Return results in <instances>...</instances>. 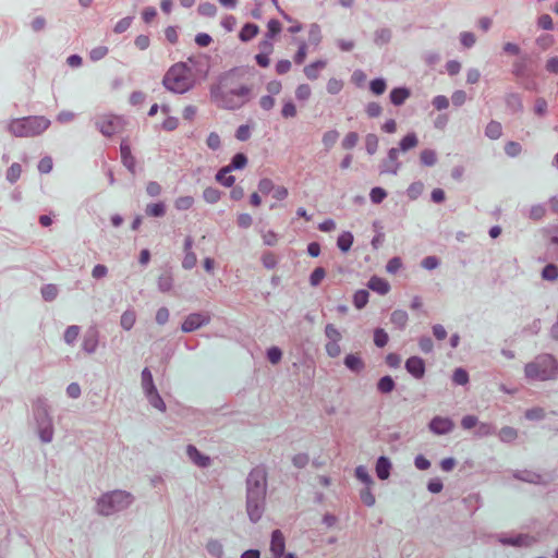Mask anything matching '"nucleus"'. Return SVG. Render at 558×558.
I'll return each mask as SVG.
<instances>
[{"label": "nucleus", "mask_w": 558, "mask_h": 558, "mask_svg": "<svg viewBox=\"0 0 558 558\" xmlns=\"http://www.w3.org/2000/svg\"><path fill=\"white\" fill-rule=\"evenodd\" d=\"M391 323L397 327L402 328L408 323V314L405 311L398 310L391 314Z\"/></svg>", "instance_id": "de8ad7c7"}, {"label": "nucleus", "mask_w": 558, "mask_h": 558, "mask_svg": "<svg viewBox=\"0 0 558 558\" xmlns=\"http://www.w3.org/2000/svg\"><path fill=\"white\" fill-rule=\"evenodd\" d=\"M22 173V167L17 162H13L7 170L5 178L7 180L14 184L21 177Z\"/></svg>", "instance_id": "4c0bfd02"}, {"label": "nucleus", "mask_w": 558, "mask_h": 558, "mask_svg": "<svg viewBox=\"0 0 558 558\" xmlns=\"http://www.w3.org/2000/svg\"><path fill=\"white\" fill-rule=\"evenodd\" d=\"M322 40V33H320V27L318 24L316 23H313L310 25V29H308V43L310 45H313V46H318L319 43Z\"/></svg>", "instance_id": "e433bc0d"}, {"label": "nucleus", "mask_w": 558, "mask_h": 558, "mask_svg": "<svg viewBox=\"0 0 558 558\" xmlns=\"http://www.w3.org/2000/svg\"><path fill=\"white\" fill-rule=\"evenodd\" d=\"M222 194L217 187L208 186L203 192V198L208 204H217L221 199Z\"/></svg>", "instance_id": "cd10ccee"}, {"label": "nucleus", "mask_w": 558, "mask_h": 558, "mask_svg": "<svg viewBox=\"0 0 558 558\" xmlns=\"http://www.w3.org/2000/svg\"><path fill=\"white\" fill-rule=\"evenodd\" d=\"M312 95V89L307 84H301L295 89V97L298 100L305 101Z\"/></svg>", "instance_id": "4d7b16f0"}, {"label": "nucleus", "mask_w": 558, "mask_h": 558, "mask_svg": "<svg viewBox=\"0 0 558 558\" xmlns=\"http://www.w3.org/2000/svg\"><path fill=\"white\" fill-rule=\"evenodd\" d=\"M355 477L363 484V485H373V478L369 475L367 469L364 465H359L355 469Z\"/></svg>", "instance_id": "58836bf2"}, {"label": "nucleus", "mask_w": 558, "mask_h": 558, "mask_svg": "<svg viewBox=\"0 0 558 558\" xmlns=\"http://www.w3.org/2000/svg\"><path fill=\"white\" fill-rule=\"evenodd\" d=\"M281 32V23L278 20L271 19L267 24L266 37L274 38Z\"/></svg>", "instance_id": "6e6d98bb"}, {"label": "nucleus", "mask_w": 558, "mask_h": 558, "mask_svg": "<svg viewBox=\"0 0 558 558\" xmlns=\"http://www.w3.org/2000/svg\"><path fill=\"white\" fill-rule=\"evenodd\" d=\"M485 135L490 140H498L502 135V126L501 123L495 120H492L485 128Z\"/></svg>", "instance_id": "a878e982"}, {"label": "nucleus", "mask_w": 558, "mask_h": 558, "mask_svg": "<svg viewBox=\"0 0 558 558\" xmlns=\"http://www.w3.org/2000/svg\"><path fill=\"white\" fill-rule=\"evenodd\" d=\"M173 272L170 265H165L160 268V275L157 279V288L161 293H169L173 289Z\"/></svg>", "instance_id": "9b49d317"}, {"label": "nucleus", "mask_w": 558, "mask_h": 558, "mask_svg": "<svg viewBox=\"0 0 558 558\" xmlns=\"http://www.w3.org/2000/svg\"><path fill=\"white\" fill-rule=\"evenodd\" d=\"M252 87L240 82V69L233 68L219 76L209 88L210 98L217 107L238 110L252 98Z\"/></svg>", "instance_id": "f257e3e1"}, {"label": "nucleus", "mask_w": 558, "mask_h": 558, "mask_svg": "<svg viewBox=\"0 0 558 558\" xmlns=\"http://www.w3.org/2000/svg\"><path fill=\"white\" fill-rule=\"evenodd\" d=\"M136 322V313L134 310L129 308L121 315L120 325L124 330H131Z\"/></svg>", "instance_id": "bb28decb"}, {"label": "nucleus", "mask_w": 558, "mask_h": 558, "mask_svg": "<svg viewBox=\"0 0 558 558\" xmlns=\"http://www.w3.org/2000/svg\"><path fill=\"white\" fill-rule=\"evenodd\" d=\"M310 462V457L307 453H298L295 456L292 457V464L296 468V469H304Z\"/></svg>", "instance_id": "680f3d73"}, {"label": "nucleus", "mask_w": 558, "mask_h": 558, "mask_svg": "<svg viewBox=\"0 0 558 558\" xmlns=\"http://www.w3.org/2000/svg\"><path fill=\"white\" fill-rule=\"evenodd\" d=\"M40 293L46 302H52L57 299L59 289L56 284L47 283L41 287Z\"/></svg>", "instance_id": "c756f323"}, {"label": "nucleus", "mask_w": 558, "mask_h": 558, "mask_svg": "<svg viewBox=\"0 0 558 558\" xmlns=\"http://www.w3.org/2000/svg\"><path fill=\"white\" fill-rule=\"evenodd\" d=\"M369 293L367 290H357L353 295V304L357 310H362L368 302Z\"/></svg>", "instance_id": "f704fd0d"}, {"label": "nucleus", "mask_w": 558, "mask_h": 558, "mask_svg": "<svg viewBox=\"0 0 558 558\" xmlns=\"http://www.w3.org/2000/svg\"><path fill=\"white\" fill-rule=\"evenodd\" d=\"M247 165V157L244 153H236L231 158L230 163L227 166L231 171L242 170Z\"/></svg>", "instance_id": "7c9ffc66"}, {"label": "nucleus", "mask_w": 558, "mask_h": 558, "mask_svg": "<svg viewBox=\"0 0 558 558\" xmlns=\"http://www.w3.org/2000/svg\"><path fill=\"white\" fill-rule=\"evenodd\" d=\"M162 84L166 89L184 94L193 87L194 81L191 77V69L183 62H178L166 72Z\"/></svg>", "instance_id": "423d86ee"}, {"label": "nucleus", "mask_w": 558, "mask_h": 558, "mask_svg": "<svg viewBox=\"0 0 558 558\" xmlns=\"http://www.w3.org/2000/svg\"><path fill=\"white\" fill-rule=\"evenodd\" d=\"M33 417L35 422L52 420L50 407L45 397H37L33 401Z\"/></svg>", "instance_id": "9d476101"}, {"label": "nucleus", "mask_w": 558, "mask_h": 558, "mask_svg": "<svg viewBox=\"0 0 558 558\" xmlns=\"http://www.w3.org/2000/svg\"><path fill=\"white\" fill-rule=\"evenodd\" d=\"M194 205V198L193 196L186 195V196H180L174 202V207L178 210H189Z\"/></svg>", "instance_id": "37998d69"}, {"label": "nucleus", "mask_w": 558, "mask_h": 558, "mask_svg": "<svg viewBox=\"0 0 558 558\" xmlns=\"http://www.w3.org/2000/svg\"><path fill=\"white\" fill-rule=\"evenodd\" d=\"M325 335L328 338V341H340L341 340V333L335 327L333 324H327L326 325V327H325Z\"/></svg>", "instance_id": "e2e57ef3"}, {"label": "nucleus", "mask_w": 558, "mask_h": 558, "mask_svg": "<svg viewBox=\"0 0 558 558\" xmlns=\"http://www.w3.org/2000/svg\"><path fill=\"white\" fill-rule=\"evenodd\" d=\"M544 280L555 281L558 278V267L554 264H548L542 271Z\"/></svg>", "instance_id": "09e8293b"}, {"label": "nucleus", "mask_w": 558, "mask_h": 558, "mask_svg": "<svg viewBox=\"0 0 558 558\" xmlns=\"http://www.w3.org/2000/svg\"><path fill=\"white\" fill-rule=\"evenodd\" d=\"M505 153L509 157H518L522 153V146L520 143L514 141H509L505 144Z\"/></svg>", "instance_id": "a18cd8bd"}, {"label": "nucleus", "mask_w": 558, "mask_h": 558, "mask_svg": "<svg viewBox=\"0 0 558 558\" xmlns=\"http://www.w3.org/2000/svg\"><path fill=\"white\" fill-rule=\"evenodd\" d=\"M197 12L202 16L213 17L217 13V7L211 2H203L198 5Z\"/></svg>", "instance_id": "c03bdc74"}, {"label": "nucleus", "mask_w": 558, "mask_h": 558, "mask_svg": "<svg viewBox=\"0 0 558 558\" xmlns=\"http://www.w3.org/2000/svg\"><path fill=\"white\" fill-rule=\"evenodd\" d=\"M80 332H81L80 326H77V325L69 326L63 333L64 342L69 345H74Z\"/></svg>", "instance_id": "473e14b6"}, {"label": "nucleus", "mask_w": 558, "mask_h": 558, "mask_svg": "<svg viewBox=\"0 0 558 558\" xmlns=\"http://www.w3.org/2000/svg\"><path fill=\"white\" fill-rule=\"evenodd\" d=\"M142 387H143L144 393L156 389L151 372L149 371L148 367H145L142 371Z\"/></svg>", "instance_id": "c9c22d12"}, {"label": "nucleus", "mask_w": 558, "mask_h": 558, "mask_svg": "<svg viewBox=\"0 0 558 558\" xmlns=\"http://www.w3.org/2000/svg\"><path fill=\"white\" fill-rule=\"evenodd\" d=\"M99 338L100 332L97 326H89L83 337L82 350L87 354L95 353L99 344Z\"/></svg>", "instance_id": "1a4fd4ad"}, {"label": "nucleus", "mask_w": 558, "mask_h": 558, "mask_svg": "<svg viewBox=\"0 0 558 558\" xmlns=\"http://www.w3.org/2000/svg\"><path fill=\"white\" fill-rule=\"evenodd\" d=\"M326 61L317 60L305 65L303 72L308 80L315 81L319 77V72L326 66Z\"/></svg>", "instance_id": "aec40b11"}, {"label": "nucleus", "mask_w": 558, "mask_h": 558, "mask_svg": "<svg viewBox=\"0 0 558 558\" xmlns=\"http://www.w3.org/2000/svg\"><path fill=\"white\" fill-rule=\"evenodd\" d=\"M378 148V137L375 134H367L365 137V149L373 155Z\"/></svg>", "instance_id": "13d9d810"}, {"label": "nucleus", "mask_w": 558, "mask_h": 558, "mask_svg": "<svg viewBox=\"0 0 558 558\" xmlns=\"http://www.w3.org/2000/svg\"><path fill=\"white\" fill-rule=\"evenodd\" d=\"M257 187L259 193L268 195L269 193H272L275 184L270 179L263 178L259 180Z\"/></svg>", "instance_id": "052dcab7"}, {"label": "nucleus", "mask_w": 558, "mask_h": 558, "mask_svg": "<svg viewBox=\"0 0 558 558\" xmlns=\"http://www.w3.org/2000/svg\"><path fill=\"white\" fill-rule=\"evenodd\" d=\"M50 124V120L44 116H28L12 119L7 130L15 137H34L44 133Z\"/></svg>", "instance_id": "20e7f679"}, {"label": "nucleus", "mask_w": 558, "mask_h": 558, "mask_svg": "<svg viewBox=\"0 0 558 558\" xmlns=\"http://www.w3.org/2000/svg\"><path fill=\"white\" fill-rule=\"evenodd\" d=\"M286 549V539L280 530H274L270 539V551L274 558H281Z\"/></svg>", "instance_id": "2eb2a0df"}, {"label": "nucleus", "mask_w": 558, "mask_h": 558, "mask_svg": "<svg viewBox=\"0 0 558 558\" xmlns=\"http://www.w3.org/2000/svg\"><path fill=\"white\" fill-rule=\"evenodd\" d=\"M343 363L348 369L355 374L361 373L365 367L363 360L357 354H348Z\"/></svg>", "instance_id": "412c9836"}, {"label": "nucleus", "mask_w": 558, "mask_h": 558, "mask_svg": "<svg viewBox=\"0 0 558 558\" xmlns=\"http://www.w3.org/2000/svg\"><path fill=\"white\" fill-rule=\"evenodd\" d=\"M420 159L425 166H434L437 160L436 153L432 149H424L421 151Z\"/></svg>", "instance_id": "864d4df0"}, {"label": "nucleus", "mask_w": 558, "mask_h": 558, "mask_svg": "<svg viewBox=\"0 0 558 558\" xmlns=\"http://www.w3.org/2000/svg\"><path fill=\"white\" fill-rule=\"evenodd\" d=\"M121 161L123 166L132 173H136V159L131 151V146L126 140L120 144Z\"/></svg>", "instance_id": "f8f14e48"}, {"label": "nucleus", "mask_w": 558, "mask_h": 558, "mask_svg": "<svg viewBox=\"0 0 558 558\" xmlns=\"http://www.w3.org/2000/svg\"><path fill=\"white\" fill-rule=\"evenodd\" d=\"M262 263L267 269H272L277 266V257L272 252H265L262 255Z\"/></svg>", "instance_id": "69168bd1"}, {"label": "nucleus", "mask_w": 558, "mask_h": 558, "mask_svg": "<svg viewBox=\"0 0 558 558\" xmlns=\"http://www.w3.org/2000/svg\"><path fill=\"white\" fill-rule=\"evenodd\" d=\"M231 170L227 166L220 168L216 173V181L226 187H232L234 185L235 178L234 175L229 174Z\"/></svg>", "instance_id": "4be33fe9"}, {"label": "nucleus", "mask_w": 558, "mask_h": 558, "mask_svg": "<svg viewBox=\"0 0 558 558\" xmlns=\"http://www.w3.org/2000/svg\"><path fill=\"white\" fill-rule=\"evenodd\" d=\"M326 276L324 267H316L310 275V283L312 287H318Z\"/></svg>", "instance_id": "49530a36"}, {"label": "nucleus", "mask_w": 558, "mask_h": 558, "mask_svg": "<svg viewBox=\"0 0 558 558\" xmlns=\"http://www.w3.org/2000/svg\"><path fill=\"white\" fill-rule=\"evenodd\" d=\"M186 454L189 459L199 468H208L211 464V459L203 454L194 445H187Z\"/></svg>", "instance_id": "f3484780"}, {"label": "nucleus", "mask_w": 558, "mask_h": 558, "mask_svg": "<svg viewBox=\"0 0 558 558\" xmlns=\"http://www.w3.org/2000/svg\"><path fill=\"white\" fill-rule=\"evenodd\" d=\"M407 371L415 378H422L425 374V363L421 357L412 356L405 362Z\"/></svg>", "instance_id": "a211bd4d"}, {"label": "nucleus", "mask_w": 558, "mask_h": 558, "mask_svg": "<svg viewBox=\"0 0 558 558\" xmlns=\"http://www.w3.org/2000/svg\"><path fill=\"white\" fill-rule=\"evenodd\" d=\"M418 140L414 133H409L399 143V148H391L389 150V159L396 160L399 151H408L417 146Z\"/></svg>", "instance_id": "ddd939ff"}, {"label": "nucleus", "mask_w": 558, "mask_h": 558, "mask_svg": "<svg viewBox=\"0 0 558 558\" xmlns=\"http://www.w3.org/2000/svg\"><path fill=\"white\" fill-rule=\"evenodd\" d=\"M360 499L365 506H373L375 504V496L372 493V485H364L360 490Z\"/></svg>", "instance_id": "ea45409f"}, {"label": "nucleus", "mask_w": 558, "mask_h": 558, "mask_svg": "<svg viewBox=\"0 0 558 558\" xmlns=\"http://www.w3.org/2000/svg\"><path fill=\"white\" fill-rule=\"evenodd\" d=\"M266 356L271 364L276 365L282 359V351L279 347H271L267 350Z\"/></svg>", "instance_id": "3c124183"}, {"label": "nucleus", "mask_w": 558, "mask_h": 558, "mask_svg": "<svg viewBox=\"0 0 558 558\" xmlns=\"http://www.w3.org/2000/svg\"><path fill=\"white\" fill-rule=\"evenodd\" d=\"M124 119L118 116H105L97 120L96 126L99 132L107 137L118 134L124 129Z\"/></svg>", "instance_id": "0eeeda50"}, {"label": "nucleus", "mask_w": 558, "mask_h": 558, "mask_svg": "<svg viewBox=\"0 0 558 558\" xmlns=\"http://www.w3.org/2000/svg\"><path fill=\"white\" fill-rule=\"evenodd\" d=\"M259 32V27L258 25L254 24V23H246L242 26L240 33H239V38L241 41L243 43H247L250 40H252Z\"/></svg>", "instance_id": "5701e85b"}, {"label": "nucleus", "mask_w": 558, "mask_h": 558, "mask_svg": "<svg viewBox=\"0 0 558 558\" xmlns=\"http://www.w3.org/2000/svg\"><path fill=\"white\" fill-rule=\"evenodd\" d=\"M453 427V423L448 417H434L429 424V428L436 434L449 433Z\"/></svg>", "instance_id": "6ab92c4d"}, {"label": "nucleus", "mask_w": 558, "mask_h": 558, "mask_svg": "<svg viewBox=\"0 0 558 558\" xmlns=\"http://www.w3.org/2000/svg\"><path fill=\"white\" fill-rule=\"evenodd\" d=\"M296 113H298L296 107L292 100H288L283 104L282 109H281V116L284 119L294 118L296 116Z\"/></svg>", "instance_id": "bf43d9fd"}, {"label": "nucleus", "mask_w": 558, "mask_h": 558, "mask_svg": "<svg viewBox=\"0 0 558 558\" xmlns=\"http://www.w3.org/2000/svg\"><path fill=\"white\" fill-rule=\"evenodd\" d=\"M206 549L208 554L214 558H222L223 557V546L217 539H210L207 542Z\"/></svg>", "instance_id": "2f4dec72"}, {"label": "nucleus", "mask_w": 558, "mask_h": 558, "mask_svg": "<svg viewBox=\"0 0 558 558\" xmlns=\"http://www.w3.org/2000/svg\"><path fill=\"white\" fill-rule=\"evenodd\" d=\"M367 287L378 294L384 295V278L373 276L369 279Z\"/></svg>", "instance_id": "5fc2aeb1"}, {"label": "nucleus", "mask_w": 558, "mask_h": 558, "mask_svg": "<svg viewBox=\"0 0 558 558\" xmlns=\"http://www.w3.org/2000/svg\"><path fill=\"white\" fill-rule=\"evenodd\" d=\"M410 97V90L404 87L393 88L390 92V101L396 105H402Z\"/></svg>", "instance_id": "393cba45"}, {"label": "nucleus", "mask_w": 558, "mask_h": 558, "mask_svg": "<svg viewBox=\"0 0 558 558\" xmlns=\"http://www.w3.org/2000/svg\"><path fill=\"white\" fill-rule=\"evenodd\" d=\"M145 397L147 398V400L151 407H154L155 409H157L161 412L166 411V409H167L166 403H165L163 399L161 398V396L159 395L157 388L145 392Z\"/></svg>", "instance_id": "b1692460"}, {"label": "nucleus", "mask_w": 558, "mask_h": 558, "mask_svg": "<svg viewBox=\"0 0 558 558\" xmlns=\"http://www.w3.org/2000/svg\"><path fill=\"white\" fill-rule=\"evenodd\" d=\"M135 500V497L122 489H114L100 495L96 501V511L104 517H110L114 513L128 509Z\"/></svg>", "instance_id": "7ed1b4c3"}, {"label": "nucleus", "mask_w": 558, "mask_h": 558, "mask_svg": "<svg viewBox=\"0 0 558 558\" xmlns=\"http://www.w3.org/2000/svg\"><path fill=\"white\" fill-rule=\"evenodd\" d=\"M193 243V238L187 235L184 240V257L182 259V267L186 270L194 268L197 263L196 254L192 251Z\"/></svg>", "instance_id": "dca6fc26"}, {"label": "nucleus", "mask_w": 558, "mask_h": 558, "mask_svg": "<svg viewBox=\"0 0 558 558\" xmlns=\"http://www.w3.org/2000/svg\"><path fill=\"white\" fill-rule=\"evenodd\" d=\"M524 373L525 377L533 381L551 380L558 375V362L553 355H538L525 365Z\"/></svg>", "instance_id": "39448f33"}, {"label": "nucleus", "mask_w": 558, "mask_h": 558, "mask_svg": "<svg viewBox=\"0 0 558 558\" xmlns=\"http://www.w3.org/2000/svg\"><path fill=\"white\" fill-rule=\"evenodd\" d=\"M518 436V432L510 426L502 427L499 432V438L502 441L510 442L514 440Z\"/></svg>", "instance_id": "603ef678"}, {"label": "nucleus", "mask_w": 558, "mask_h": 558, "mask_svg": "<svg viewBox=\"0 0 558 558\" xmlns=\"http://www.w3.org/2000/svg\"><path fill=\"white\" fill-rule=\"evenodd\" d=\"M359 142V134L356 132H349L341 142L343 149H352Z\"/></svg>", "instance_id": "8fccbe9b"}, {"label": "nucleus", "mask_w": 558, "mask_h": 558, "mask_svg": "<svg viewBox=\"0 0 558 558\" xmlns=\"http://www.w3.org/2000/svg\"><path fill=\"white\" fill-rule=\"evenodd\" d=\"M211 322V314L207 311L189 314L181 324L183 332H193L198 328L208 325Z\"/></svg>", "instance_id": "6e6552de"}, {"label": "nucleus", "mask_w": 558, "mask_h": 558, "mask_svg": "<svg viewBox=\"0 0 558 558\" xmlns=\"http://www.w3.org/2000/svg\"><path fill=\"white\" fill-rule=\"evenodd\" d=\"M253 225V218L250 214H239L236 217V226L241 229H247Z\"/></svg>", "instance_id": "338daca9"}, {"label": "nucleus", "mask_w": 558, "mask_h": 558, "mask_svg": "<svg viewBox=\"0 0 558 558\" xmlns=\"http://www.w3.org/2000/svg\"><path fill=\"white\" fill-rule=\"evenodd\" d=\"M338 138L339 132L337 130H330L324 133L322 142L328 150L337 143Z\"/></svg>", "instance_id": "79ce46f5"}, {"label": "nucleus", "mask_w": 558, "mask_h": 558, "mask_svg": "<svg viewBox=\"0 0 558 558\" xmlns=\"http://www.w3.org/2000/svg\"><path fill=\"white\" fill-rule=\"evenodd\" d=\"M545 69L548 73L558 75V57H550L546 60Z\"/></svg>", "instance_id": "774afa93"}, {"label": "nucleus", "mask_w": 558, "mask_h": 558, "mask_svg": "<svg viewBox=\"0 0 558 558\" xmlns=\"http://www.w3.org/2000/svg\"><path fill=\"white\" fill-rule=\"evenodd\" d=\"M38 437L43 444H50L54 436L53 420L35 422Z\"/></svg>", "instance_id": "4468645a"}, {"label": "nucleus", "mask_w": 558, "mask_h": 558, "mask_svg": "<svg viewBox=\"0 0 558 558\" xmlns=\"http://www.w3.org/2000/svg\"><path fill=\"white\" fill-rule=\"evenodd\" d=\"M506 104L513 112H519L523 109L521 97L518 94H509L506 98Z\"/></svg>", "instance_id": "a19ab883"}, {"label": "nucleus", "mask_w": 558, "mask_h": 558, "mask_svg": "<svg viewBox=\"0 0 558 558\" xmlns=\"http://www.w3.org/2000/svg\"><path fill=\"white\" fill-rule=\"evenodd\" d=\"M132 21H133L132 16H126V17L121 19L114 25L113 32L117 34H122V33L126 32L130 28Z\"/></svg>", "instance_id": "0e129e2a"}, {"label": "nucleus", "mask_w": 558, "mask_h": 558, "mask_svg": "<svg viewBox=\"0 0 558 558\" xmlns=\"http://www.w3.org/2000/svg\"><path fill=\"white\" fill-rule=\"evenodd\" d=\"M145 213L150 217H162L166 214V205L162 202L148 204Z\"/></svg>", "instance_id": "72a5a7b5"}, {"label": "nucleus", "mask_w": 558, "mask_h": 558, "mask_svg": "<svg viewBox=\"0 0 558 558\" xmlns=\"http://www.w3.org/2000/svg\"><path fill=\"white\" fill-rule=\"evenodd\" d=\"M353 244V234L349 231L342 232L337 240V246L343 253L348 252Z\"/></svg>", "instance_id": "c85d7f7f"}, {"label": "nucleus", "mask_w": 558, "mask_h": 558, "mask_svg": "<svg viewBox=\"0 0 558 558\" xmlns=\"http://www.w3.org/2000/svg\"><path fill=\"white\" fill-rule=\"evenodd\" d=\"M267 488V466L260 463L245 478V510L252 523H257L266 510Z\"/></svg>", "instance_id": "f03ea898"}]
</instances>
